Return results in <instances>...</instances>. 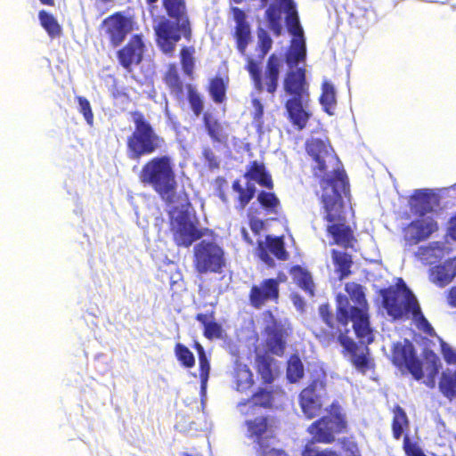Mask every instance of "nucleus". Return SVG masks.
<instances>
[{
	"label": "nucleus",
	"mask_w": 456,
	"mask_h": 456,
	"mask_svg": "<svg viewBox=\"0 0 456 456\" xmlns=\"http://www.w3.org/2000/svg\"><path fill=\"white\" fill-rule=\"evenodd\" d=\"M314 175L320 180L322 201L329 223L327 229L338 245H351L352 231L345 224L342 194H346L347 179L342 164L325 134L312 135L305 142Z\"/></svg>",
	"instance_id": "f257e3e1"
},
{
	"label": "nucleus",
	"mask_w": 456,
	"mask_h": 456,
	"mask_svg": "<svg viewBox=\"0 0 456 456\" xmlns=\"http://www.w3.org/2000/svg\"><path fill=\"white\" fill-rule=\"evenodd\" d=\"M287 32L290 36L287 49V118L291 126L300 131L305 127L312 113L305 74L306 39L293 0H287Z\"/></svg>",
	"instance_id": "f03ea898"
},
{
	"label": "nucleus",
	"mask_w": 456,
	"mask_h": 456,
	"mask_svg": "<svg viewBox=\"0 0 456 456\" xmlns=\"http://www.w3.org/2000/svg\"><path fill=\"white\" fill-rule=\"evenodd\" d=\"M299 401L302 411L308 419L320 415L323 408L330 413L313 423L308 430L315 441L330 443L334 439V434L342 430L345 422L339 405L335 403H329L324 383L314 380L301 392Z\"/></svg>",
	"instance_id": "7ed1b4c3"
},
{
	"label": "nucleus",
	"mask_w": 456,
	"mask_h": 456,
	"mask_svg": "<svg viewBox=\"0 0 456 456\" xmlns=\"http://www.w3.org/2000/svg\"><path fill=\"white\" fill-rule=\"evenodd\" d=\"M346 295H338L337 322L344 327V331L349 322H352L354 334L362 344L368 345L373 341V331L370 327L367 314V304L362 287L355 283L346 285Z\"/></svg>",
	"instance_id": "20e7f679"
},
{
	"label": "nucleus",
	"mask_w": 456,
	"mask_h": 456,
	"mask_svg": "<svg viewBox=\"0 0 456 456\" xmlns=\"http://www.w3.org/2000/svg\"><path fill=\"white\" fill-rule=\"evenodd\" d=\"M159 0H145L149 10L156 7ZM163 7L167 14L176 21L175 27L169 20H162L154 28L156 42L159 49L166 54H172L177 42L181 39V31L183 37L190 41L191 39V28L187 15L185 0H162Z\"/></svg>",
	"instance_id": "39448f33"
},
{
	"label": "nucleus",
	"mask_w": 456,
	"mask_h": 456,
	"mask_svg": "<svg viewBox=\"0 0 456 456\" xmlns=\"http://www.w3.org/2000/svg\"><path fill=\"white\" fill-rule=\"evenodd\" d=\"M139 182L151 188L163 200L172 202L177 188L174 159L168 154L148 159L137 174Z\"/></svg>",
	"instance_id": "423d86ee"
},
{
	"label": "nucleus",
	"mask_w": 456,
	"mask_h": 456,
	"mask_svg": "<svg viewBox=\"0 0 456 456\" xmlns=\"http://www.w3.org/2000/svg\"><path fill=\"white\" fill-rule=\"evenodd\" d=\"M381 296L388 315L394 319L411 318L419 330L431 334L433 328L422 314L417 298L403 280L398 281L396 287L383 290Z\"/></svg>",
	"instance_id": "0eeeda50"
},
{
	"label": "nucleus",
	"mask_w": 456,
	"mask_h": 456,
	"mask_svg": "<svg viewBox=\"0 0 456 456\" xmlns=\"http://www.w3.org/2000/svg\"><path fill=\"white\" fill-rule=\"evenodd\" d=\"M134 129L126 138V154L132 160L151 156L159 151L166 144L165 139L159 135L151 122L140 110L130 112Z\"/></svg>",
	"instance_id": "6e6552de"
},
{
	"label": "nucleus",
	"mask_w": 456,
	"mask_h": 456,
	"mask_svg": "<svg viewBox=\"0 0 456 456\" xmlns=\"http://www.w3.org/2000/svg\"><path fill=\"white\" fill-rule=\"evenodd\" d=\"M224 266V251L216 242L202 240L193 248V267L198 273H220Z\"/></svg>",
	"instance_id": "1a4fd4ad"
},
{
	"label": "nucleus",
	"mask_w": 456,
	"mask_h": 456,
	"mask_svg": "<svg viewBox=\"0 0 456 456\" xmlns=\"http://www.w3.org/2000/svg\"><path fill=\"white\" fill-rule=\"evenodd\" d=\"M169 224L173 240L178 247L188 248L204 235L191 220L188 210H180L176 216H171Z\"/></svg>",
	"instance_id": "9d476101"
},
{
	"label": "nucleus",
	"mask_w": 456,
	"mask_h": 456,
	"mask_svg": "<svg viewBox=\"0 0 456 456\" xmlns=\"http://www.w3.org/2000/svg\"><path fill=\"white\" fill-rule=\"evenodd\" d=\"M248 428V437L254 438L256 443L259 445L263 454H274L280 455L281 451L276 449L278 440L273 435H264L268 432L267 418L258 417L251 420L246 421Z\"/></svg>",
	"instance_id": "9b49d317"
},
{
	"label": "nucleus",
	"mask_w": 456,
	"mask_h": 456,
	"mask_svg": "<svg viewBox=\"0 0 456 456\" xmlns=\"http://www.w3.org/2000/svg\"><path fill=\"white\" fill-rule=\"evenodd\" d=\"M146 46L143 37L134 34L130 37L127 43L117 52L118 63L127 71L142 62Z\"/></svg>",
	"instance_id": "f8f14e48"
},
{
	"label": "nucleus",
	"mask_w": 456,
	"mask_h": 456,
	"mask_svg": "<svg viewBox=\"0 0 456 456\" xmlns=\"http://www.w3.org/2000/svg\"><path fill=\"white\" fill-rule=\"evenodd\" d=\"M393 362L398 367L404 366L416 379L423 377L421 362L415 354L412 344L406 339L394 346Z\"/></svg>",
	"instance_id": "ddd939ff"
},
{
	"label": "nucleus",
	"mask_w": 456,
	"mask_h": 456,
	"mask_svg": "<svg viewBox=\"0 0 456 456\" xmlns=\"http://www.w3.org/2000/svg\"><path fill=\"white\" fill-rule=\"evenodd\" d=\"M102 27L109 37L110 44L113 47H117L132 30V20L122 12H117L103 20Z\"/></svg>",
	"instance_id": "4468645a"
},
{
	"label": "nucleus",
	"mask_w": 456,
	"mask_h": 456,
	"mask_svg": "<svg viewBox=\"0 0 456 456\" xmlns=\"http://www.w3.org/2000/svg\"><path fill=\"white\" fill-rule=\"evenodd\" d=\"M256 256L267 266L274 267V258L285 259L283 236L266 235L264 240H258L255 248Z\"/></svg>",
	"instance_id": "2eb2a0df"
},
{
	"label": "nucleus",
	"mask_w": 456,
	"mask_h": 456,
	"mask_svg": "<svg viewBox=\"0 0 456 456\" xmlns=\"http://www.w3.org/2000/svg\"><path fill=\"white\" fill-rule=\"evenodd\" d=\"M257 37H258V53H257V60H254L250 56H246L247 65L246 69L248 71L251 78L254 81L255 86L261 90L262 86V75H261V69L260 65L265 59L267 53L272 48L273 41L268 35V33L265 29H259L257 31Z\"/></svg>",
	"instance_id": "dca6fc26"
},
{
	"label": "nucleus",
	"mask_w": 456,
	"mask_h": 456,
	"mask_svg": "<svg viewBox=\"0 0 456 456\" xmlns=\"http://www.w3.org/2000/svg\"><path fill=\"white\" fill-rule=\"evenodd\" d=\"M250 305L260 309L267 301L279 298V280L265 279L259 285H253L248 295Z\"/></svg>",
	"instance_id": "f3484780"
},
{
	"label": "nucleus",
	"mask_w": 456,
	"mask_h": 456,
	"mask_svg": "<svg viewBox=\"0 0 456 456\" xmlns=\"http://www.w3.org/2000/svg\"><path fill=\"white\" fill-rule=\"evenodd\" d=\"M437 230V224L432 216H423L411 222L404 230V239L411 245L428 239Z\"/></svg>",
	"instance_id": "a211bd4d"
},
{
	"label": "nucleus",
	"mask_w": 456,
	"mask_h": 456,
	"mask_svg": "<svg viewBox=\"0 0 456 456\" xmlns=\"http://www.w3.org/2000/svg\"><path fill=\"white\" fill-rule=\"evenodd\" d=\"M231 12L236 22L233 37L236 40L237 49L241 55L246 56L247 46L251 39V31L247 21V16L243 10L236 6L232 7Z\"/></svg>",
	"instance_id": "6ab92c4d"
},
{
	"label": "nucleus",
	"mask_w": 456,
	"mask_h": 456,
	"mask_svg": "<svg viewBox=\"0 0 456 456\" xmlns=\"http://www.w3.org/2000/svg\"><path fill=\"white\" fill-rule=\"evenodd\" d=\"M338 340L341 346L352 354L351 361L353 364L361 371L364 372L369 367V359L367 357L368 348H358L350 336L343 334L342 328H339Z\"/></svg>",
	"instance_id": "aec40b11"
},
{
	"label": "nucleus",
	"mask_w": 456,
	"mask_h": 456,
	"mask_svg": "<svg viewBox=\"0 0 456 456\" xmlns=\"http://www.w3.org/2000/svg\"><path fill=\"white\" fill-rule=\"evenodd\" d=\"M163 82L167 87L171 95L179 101L184 98V89L187 85H184L176 64L170 63L167 65V69L163 75Z\"/></svg>",
	"instance_id": "412c9836"
},
{
	"label": "nucleus",
	"mask_w": 456,
	"mask_h": 456,
	"mask_svg": "<svg viewBox=\"0 0 456 456\" xmlns=\"http://www.w3.org/2000/svg\"><path fill=\"white\" fill-rule=\"evenodd\" d=\"M289 275L292 282L305 291L310 297L314 296L315 283L310 271L299 264L290 266Z\"/></svg>",
	"instance_id": "4be33fe9"
},
{
	"label": "nucleus",
	"mask_w": 456,
	"mask_h": 456,
	"mask_svg": "<svg viewBox=\"0 0 456 456\" xmlns=\"http://www.w3.org/2000/svg\"><path fill=\"white\" fill-rule=\"evenodd\" d=\"M203 126L213 143L227 145L229 135L222 123L211 113L205 112L202 116Z\"/></svg>",
	"instance_id": "5701e85b"
},
{
	"label": "nucleus",
	"mask_w": 456,
	"mask_h": 456,
	"mask_svg": "<svg viewBox=\"0 0 456 456\" xmlns=\"http://www.w3.org/2000/svg\"><path fill=\"white\" fill-rule=\"evenodd\" d=\"M262 5L267 4L269 0H260ZM285 13V0H275L265 11V18L269 25V28L276 35L281 33V18Z\"/></svg>",
	"instance_id": "b1692460"
},
{
	"label": "nucleus",
	"mask_w": 456,
	"mask_h": 456,
	"mask_svg": "<svg viewBox=\"0 0 456 456\" xmlns=\"http://www.w3.org/2000/svg\"><path fill=\"white\" fill-rule=\"evenodd\" d=\"M244 177L249 181H255L259 185L268 190L273 188V183L271 175L266 170L264 163L257 160L251 161L244 174Z\"/></svg>",
	"instance_id": "393cba45"
},
{
	"label": "nucleus",
	"mask_w": 456,
	"mask_h": 456,
	"mask_svg": "<svg viewBox=\"0 0 456 456\" xmlns=\"http://www.w3.org/2000/svg\"><path fill=\"white\" fill-rule=\"evenodd\" d=\"M195 319L203 326V335L209 340L223 338L224 330L220 323L215 320V312L199 313Z\"/></svg>",
	"instance_id": "a878e982"
},
{
	"label": "nucleus",
	"mask_w": 456,
	"mask_h": 456,
	"mask_svg": "<svg viewBox=\"0 0 456 456\" xmlns=\"http://www.w3.org/2000/svg\"><path fill=\"white\" fill-rule=\"evenodd\" d=\"M411 208L419 215L431 212L437 205V198L428 190L419 191L411 199Z\"/></svg>",
	"instance_id": "bb28decb"
},
{
	"label": "nucleus",
	"mask_w": 456,
	"mask_h": 456,
	"mask_svg": "<svg viewBox=\"0 0 456 456\" xmlns=\"http://www.w3.org/2000/svg\"><path fill=\"white\" fill-rule=\"evenodd\" d=\"M448 248L444 243L433 242L427 247H421L417 252V256L426 265H431L436 260L442 258Z\"/></svg>",
	"instance_id": "cd10ccee"
},
{
	"label": "nucleus",
	"mask_w": 456,
	"mask_h": 456,
	"mask_svg": "<svg viewBox=\"0 0 456 456\" xmlns=\"http://www.w3.org/2000/svg\"><path fill=\"white\" fill-rule=\"evenodd\" d=\"M232 188L238 194L236 198V208L244 210L256 195L255 185L248 182L245 186H242L240 181L236 179L232 182Z\"/></svg>",
	"instance_id": "c85d7f7f"
},
{
	"label": "nucleus",
	"mask_w": 456,
	"mask_h": 456,
	"mask_svg": "<svg viewBox=\"0 0 456 456\" xmlns=\"http://www.w3.org/2000/svg\"><path fill=\"white\" fill-rule=\"evenodd\" d=\"M281 60L274 53L271 54L268 58L265 79L266 84V90L269 93H273L278 85V78L280 74Z\"/></svg>",
	"instance_id": "c756f323"
},
{
	"label": "nucleus",
	"mask_w": 456,
	"mask_h": 456,
	"mask_svg": "<svg viewBox=\"0 0 456 456\" xmlns=\"http://www.w3.org/2000/svg\"><path fill=\"white\" fill-rule=\"evenodd\" d=\"M320 103L328 114H334L337 105L336 90L334 86L328 80H324L322 83Z\"/></svg>",
	"instance_id": "7c9ffc66"
},
{
	"label": "nucleus",
	"mask_w": 456,
	"mask_h": 456,
	"mask_svg": "<svg viewBox=\"0 0 456 456\" xmlns=\"http://www.w3.org/2000/svg\"><path fill=\"white\" fill-rule=\"evenodd\" d=\"M227 87L228 78L216 76L210 80L208 90L214 102L220 104L225 101Z\"/></svg>",
	"instance_id": "2f4dec72"
},
{
	"label": "nucleus",
	"mask_w": 456,
	"mask_h": 456,
	"mask_svg": "<svg viewBox=\"0 0 456 456\" xmlns=\"http://www.w3.org/2000/svg\"><path fill=\"white\" fill-rule=\"evenodd\" d=\"M40 25L51 38L59 37L61 34V27L55 17L45 10L38 12Z\"/></svg>",
	"instance_id": "473e14b6"
},
{
	"label": "nucleus",
	"mask_w": 456,
	"mask_h": 456,
	"mask_svg": "<svg viewBox=\"0 0 456 456\" xmlns=\"http://www.w3.org/2000/svg\"><path fill=\"white\" fill-rule=\"evenodd\" d=\"M195 48L193 46H183L180 50V62L183 73L191 77L195 69Z\"/></svg>",
	"instance_id": "72a5a7b5"
},
{
	"label": "nucleus",
	"mask_w": 456,
	"mask_h": 456,
	"mask_svg": "<svg viewBox=\"0 0 456 456\" xmlns=\"http://www.w3.org/2000/svg\"><path fill=\"white\" fill-rule=\"evenodd\" d=\"M236 390L246 392L254 385L253 374L247 367H240L235 370Z\"/></svg>",
	"instance_id": "f704fd0d"
},
{
	"label": "nucleus",
	"mask_w": 456,
	"mask_h": 456,
	"mask_svg": "<svg viewBox=\"0 0 456 456\" xmlns=\"http://www.w3.org/2000/svg\"><path fill=\"white\" fill-rule=\"evenodd\" d=\"M429 279L433 283L444 287L451 282L453 278L444 263L441 265L431 268Z\"/></svg>",
	"instance_id": "c9c22d12"
},
{
	"label": "nucleus",
	"mask_w": 456,
	"mask_h": 456,
	"mask_svg": "<svg viewBox=\"0 0 456 456\" xmlns=\"http://www.w3.org/2000/svg\"><path fill=\"white\" fill-rule=\"evenodd\" d=\"M439 388L442 394L449 399L456 397V370L453 374L443 372L439 382Z\"/></svg>",
	"instance_id": "e433bc0d"
},
{
	"label": "nucleus",
	"mask_w": 456,
	"mask_h": 456,
	"mask_svg": "<svg viewBox=\"0 0 456 456\" xmlns=\"http://www.w3.org/2000/svg\"><path fill=\"white\" fill-rule=\"evenodd\" d=\"M257 201L267 213L271 214L276 213L280 206V200L270 191H261L257 194Z\"/></svg>",
	"instance_id": "4c0bfd02"
},
{
	"label": "nucleus",
	"mask_w": 456,
	"mask_h": 456,
	"mask_svg": "<svg viewBox=\"0 0 456 456\" xmlns=\"http://www.w3.org/2000/svg\"><path fill=\"white\" fill-rule=\"evenodd\" d=\"M408 426V419L405 411L400 407L396 406L394 409V419H393V435L395 439H399L404 430V428Z\"/></svg>",
	"instance_id": "58836bf2"
},
{
	"label": "nucleus",
	"mask_w": 456,
	"mask_h": 456,
	"mask_svg": "<svg viewBox=\"0 0 456 456\" xmlns=\"http://www.w3.org/2000/svg\"><path fill=\"white\" fill-rule=\"evenodd\" d=\"M175 354L178 362L185 368H192L195 364V357L192 352L184 345L176 343Z\"/></svg>",
	"instance_id": "ea45409f"
},
{
	"label": "nucleus",
	"mask_w": 456,
	"mask_h": 456,
	"mask_svg": "<svg viewBox=\"0 0 456 456\" xmlns=\"http://www.w3.org/2000/svg\"><path fill=\"white\" fill-rule=\"evenodd\" d=\"M332 258L337 266V271L340 273V279L347 276L352 263L350 256L344 252L333 250Z\"/></svg>",
	"instance_id": "a19ab883"
},
{
	"label": "nucleus",
	"mask_w": 456,
	"mask_h": 456,
	"mask_svg": "<svg viewBox=\"0 0 456 456\" xmlns=\"http://www.w3.org/2000/svg\"><path fill=\"white\" fill-rule=\"evenodd\" d=\"M256 370L261 376L265 384H271L273 381V375L271 366V361L264 356H257L256 359Z\"/></svg>",
	"instance_id": "79ce46f5"
},
{
	"label": "nucleus",
	"mask_w": 456,
	"mask_h": 456,
	"mask_svg": "<svg viewBox=\"0 0 456 456\" xmlns=\"http://www.w3.org/2000/svg\"><path fill=\"white\" fill-rule=\"evenodd\" d=\"M304 375V367L297 356L290 357L287 362V379L290 382H297Z\"/></svg>",
	"instance_id": "37998d69"
},
{
	"label": "nucleus",
	"mask_w": 456,
	"mask_h": 456,
	"mask_svg": "<svg viewBox=\"0 0 456 456\" xmlns=\"http://www.w3.org/2000/svg\"><path fill=\"white\" fill-rule=\"evenodd\" d=\"M186 90L187 98L191 105V110L193 114L198 117L202 113L204 107L201 96L191 84H187Z\"/></svg>",
	"instance_id": "c03bdc74"
},
{
	"label": "nucleus",
	"mask_w": 456,
	"mask_h": 456,
	"mask_svg": "<svg viewBox=\"0 0 456 456\" xmlns=\"http://www.w3.org/2000/svg\"><path fill=\"white\" fill-rule=\"evenodd\" d=\"M250 400L254 406L269 408L272 406L273 393L264 388H260L256 393L252 395Z\"/></svg>",
	"instance_id": "a18cd8bd"
},
{
	"label": "nucleus",
	"mask_w": 456,
	"mask_h": 456,
	"mask_svg": "<svg viewBox=\"0 0 456 456\" xmlns=\"http://www.w3.org/2000/svg\"><path fill=\"white\" fill-rule=\"evenodd\" d=\"M199 367L200 390L201 393H205L207 390L208 380L210 372V363L208 356L199 358Z\"/></svg>",
	"instance_id": "49530a36"
},
{
	"label": "nucleus",
	"mask_w": 456,
	"mask_h": 456,
	"mask_svg": "<svg viewBox=\"0 0 456 456\" xmlns=\"http://www.w3.org/2000/svg\"><path fill=\"white\" fill-rule=\"evenodd\" d=\"M76 100L79 106V112L84 116L87 124L92 126L94 123V113L90 102L84 96H77Z\"/></svg>",
	"instance_id": "de8ad7c7"
},
{
	"label": "nucleus",
	"mask_w": 456,
	"mask_h": 456,
	"mask_svg": "<svg viewBox=\"0 0 456 456\" xmlns=\"http://www.w3.org/2000/svg\"><path fill=\"white\" fill-rule=\"evenodd\" d=\"M214 184L218 198L224 203H228L229 198L225 192V190L227 189V180L224 176H217L214 181Z\"/></svg>",
	"instance_id": "09e8293b"
},
{
	"label": "nucleus",
	"mask_w": 456,
	"mask_h": 456,
	"mask_svg": "<svg viewBox=\"0 0 456 456\" xmlns=\"http://www.w3.org/2000/svg\"><path fill=\"white\" fill-rule=\"evenodd\" d=\"M441 353L444 361L449 364H456V347L441 341Z\"/></svg>",
	"instance_id": "8fccbe9b"
},
{
	"label": "nucleus",
	"mask_w": 456,
	"mask_h": 456,
	"mask_svg": "<svg viewBox=\"0 0 456 456\" xmlns=\"http://www.w3.org/2000/svg\"><path fill=\"white\" fill-rule=\"evenodd\" d=\"M302 456H338V454L332 451H321L314 442H311L305 445Z\"/></svg>",
	"instance_id": "3c124183"
},
{
	"label": "nucleus",
	"mask_w": 456,
	"mask_h": 456,
	"mask_svg": "<svg viewBox=\"0 0 456 456\" xmlns=\"http://www.w3.org/2000/svg\"><path fill=\"white\" fill-rule=\"evenodd\" d=\"M202 155L208 167L210 169H216L219 167V160L217 159L212 149L209 147L204 148Z\"/></svg>",
	"instance_id": "603ef678"
},
{
	"label": "nucleus",
	"mask_w": 456,
	"mask_h": 456,
	"mask_svg": "<svg viewBox=\"0 0 456 456\" xmlns=\"http://www.w3.org/2000/svg\"><path fill=\"white\" fill-rule=\"evenodd\" d=\"M403 449L407 456H426L417 445L410 441L408 436L404 437Z\"/></svg>",
	"instance_id": "864d4df0"
},
{
	"label": "nucleus",
	"mask_w": 456,
	"mask_h": 456,
	"mask_svg": "<svg viewBox=\"0 0 456 456\" xmlns=\"http://www.w3.org/2000/svg\"><path fill=\"white\" fill-rule=\"evenodd\" d=\"M289 240L291 242L292 248H291L290 252L287 251V260H290V265H293L298 264L300 256H301V253H300L298 248L296 246L295 240L291 235H289Z\"/></svg>",
	"instance_id": "5fc2aeb1"
},
{
	"label": "nucleus",
	"mask_w": 456,
	"mask_h": 456,
	"mask_svg": "<svg viewBox=\"0 0 456 456\" xmlns=\"http://www.w3.org/2000/svg\"><path fill=\"white\" fill-rule=\"evenodd\" d=\"M249 227L251 231L256 234L259 235L260 232L265 228V222L261 219H258L256 217L251 216L248 221Z\"/></svg>",
	"instance_id": "6e6d98bb"
},
{
	"label": "nucleus",
	"mask_w": 456,
	"mask_h": 456,
	"mask_svg": "<svg viewBox=\"0 0 456 456\" xmlns=\"http://www.w3.org/2000/svg\"><path fill=\"white\" fill-rule=\"evenodd\" d=\"M319 310H320L321 317H322L323 322L327 326V329H325V330H326V332L330 333V327H332L333 324L331 323V316L328 314L327 305H321Z\"/></svg>",
	"instance_id": "4d7b16f0"
},
{
	"label": "nucleus",
	"mask_w": 456,
	"mask_h": 456,
	"mask_svg": "<svg viewBox=\"0 0 456 456\" xmlns=\"http://www.w3.org/2000/svg\"><path fill=\"white\" fill-rule=\"evenodd\" d=\"M433 366L432 367H428L427 368V371H428V380L427 381V385L429 386V387H434L435 386V380H434V378L435 376L437 374L438 372V366L436 365V361L434 360L433 361Z\"/></svg>",
	"instance_id": "13d9d810"
},
{
	"label": "nucleus",
	"mask_w": 456,
	"mask_h": 456,
	"mask_svg": "<svg viewBox=\"0 0 456 456\" xmlns=\"http://www.w3.org/2000/svg\"><path fill=\"white\" fill-rule=\"evenodd\" d=\"M290 298L297 310L303 312L305 305L304 299L297 294H292Z\"/></svg>",
	"instance_id": "bf43d9fd"
},
{
	"label": "nucleus",
	"mask_w": 456,
	"mask_h": 456,
	"mask_svg": "<svg viewBox=\"0 0 456 456\" xmlns=\"http://www.w3.org/2000/svg\"><path fill=\"white\" fill-rule=\"evenodd\" d=\"M253 105L255 107V112H254V119L256 120H259L262 118L263 115H264V108H263V105L262 103L260 102L259 100L257 99H255L253 100Z\"/></svg>",
	"instance_id": "052dcab7"
},
{
	"label": "nucleus",
	"mask_w": 456,
	"mask_h": 456,
	"mask_svg": "<svg viewBox=\"0 0 456 456\" xmlns=\"http://www.w3.org/2000/svg\"><path fill=\"white\" fill-rule=\"evenodd\" d=\"M448 234L456 240V216L452 217L448 225Z\"/></svg>",
	"instance_id": "680f3d73"
},
{
	"label": "nucleus",
	"mask_w": 456,
	"mask_h": 456,
	"mask_svg": "<svg viewBox=\"0 0 456 456\" xmlns=\"http://www.w3.org/2000/svg\"><path fill=\"white\" fill-rule=\"evenodd\" d=\"M444 265L448 267V271L451 273L452 278L456 276V257L447 260Z\"/></svg>",
	"instance_id": "e2e57ef3"
},
{
	"label": "nucleus",
	"mask_w": 456,
	"mask_h": 456,
	"mask_svg": "<svg viewBox=\"0 0 456 456\" xmlns=\"http://www.w3.org/2000/svg\"><path fill=\"white\" fill-rule=\"evenodd\" d=\"M448 302L451 305L456 307V286L451 289L448 296Z\"/></svg>",
	"instance_id": "0e129e2a"
},
{
	"label": "nucleus",
	"mask_w": 456,
	"mask_h": 456,
	"mask_svg": "<svg viewBox=\"0 0 456 456\" xmlns=\"http://www.w3.org/2000/svg\"><path fill=\"white\" fill-rule=\"evenodd\" d=\"M194 348L198 353V357H205L207 356L204 347L198 342L195 343Z\"/></svg>",
	"instance_id": "69168bd1"
},
{
	"label": "nucleus",
	"mask_w": 456,
	"mask_h": 456,
	"mask_svg": "<svg viewBox=\"0 0 456 456\" xmlns=\"http://www.w3.org/2000/svg\"><path fill=\"white\" fill-rule=\"evenodd\" d=\"M241 234L243 237V240L248 243L249 245H253V240L249 238L248 233L247 232L245 228L241 229Z\"/></svg>",
	"instance_id": "338daca9"
},
{
	"label": "nucleus",
	"mask_w": 456,
	"mask_h": 456,
	"mask_svg": "<svg viewBox=\"0 0 456 456\" xmlns=\"http://www.w3.org/2000/svg\"><path fill=\"white\" fill-rule=\"evenodd\" d=\"M39 1L44 5H47V6H54L55 5V0H39Z\"/></svg>",
	"instance_id": "774afa93"
}]
</instances>
